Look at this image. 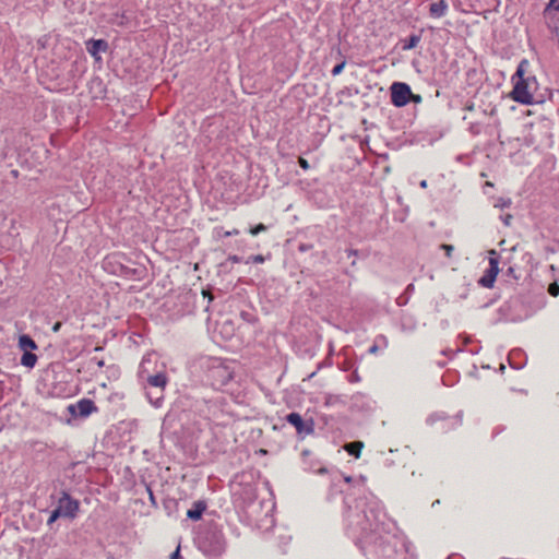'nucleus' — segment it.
Returning <instances> with one entry per match:
<instances>
[{
  "mask_svg": "<svg viewBox=\"0 0 559 559\" xmlns=\"http://www.w3.org/2000/svg\"><path fill=\"white\" fill-rule=\"evenodd\" d=\"M490 254L491 257L489 258V267L486 271L491 275H495L497 278V275L499 274V258L495 250H491Z\"/></svg>",
  "mask_w": 559,
  "mask_h": 559,
  "instance_id": "obj_22",
  "label": "nucleus"
},
{
  "mask_svg": "<svg viewBox=\"0 0 559 559\" xmlns=\"http://www.w3.org/2000/svg\"><path fill=\"white\" fill-rule=\"evenodd\" d=\"M13 176H17V170H12Z\"/></svg>",
  "mask_w": 559,
  "mask_h": 559,
  "instance_id": "obj_59",
  "label": "nucleus"
},
{
  "mask_svg": "<svg viewBox=\"0 0 559 559\" xmlns=\"http://www.w3.org/2000/svg\"><path fill=\"white\" fill-rule=\"evenodd\" d=\"M198 547L207 557L219 558L226 551L227 540L223 528L214 521L206 523L198 535Z\"/></svg>",
  "mask_w": 559,
  "mask_h": 559,
  "instance_id": "obj_5",
  "label": "nucleus"
},
{
  "mask_svg": "<svg viewBox=\"0 0 559 559\" xmlns=\"http://www.w3.org/2000/svg\"><path fill=\"white\" fill-rule=\"evenodd\" d=\"M227 261H230L233 263H240L242 261V258L237 255V254H230L228 258H227Z\"/></svg>",
  "mask_w": 559,
  "mask_h": 559,
  "instance_id": "obj_42",
  "label": "nucleus"
},
{
  "mask_svg": "<svg viewBox=\"0 0 559 559\" xmlns=\"http://www.w3.org/2000/svg\"><path fill=\"white\" fill-rule=\"evenodd\" d=\"M207 508L205 500H197L192 507L187 511V518L191 521H199L202 519L203 513Z\"/></svg>",
  "mask_w": 559,
  "mask_h": 559,
  "instance_id": "obj_16",
  "label": "nucleus"
},
{
  "mask_svg": "<svg viewBox=\"0 0 559 559\" xmlns=\"http://www.w3.org/2000/svg\"><path fill=\"white\" fill-rule=\"evenodd\" d=\"M507 275L508 276H511L512 278H514L515 281H519L520 280V275L516 274V270L514 266H509L508 270H507Z\"/></svg>",
  "mask_w": 559,
  "mask_h": 559,
  "instance_id": "obj_39",
  "label": "nucleus"
},
{
  "mask_svg": "<svg viewBox=\"0 0 559 559\" xmlns=\"http://www.w3.org/2000/svg\"><path fill=\"white\" fill-rule=\"evenodd\" d=\"M298 164L304 170H308L310 168L308 160L305 159L304 157L298 158Z\"/></svg>",
  "mask_w": 559,
  "mask_h": 559,
  "instance_id": "obj_41",
  "label": "nucleus"
},
{
  "mask_svg": "<svg viewBox=\"0 0 559 559\" xmlns=\"http://www.w3.org/2000/svg\"><path fill=\"white\" fill-rule=\"evenodd\" d=\"M367 551L374 552L381 559H415L408 551V543L397 528L383 534L379 544L368 547Z\"/></svg>",
  "mask_w": 559,
  "mask_h": 559,
  "instance_id": "obj_4",
  "label": "nucleus"
},
{
  "mask_svg": "<svg viewBox=\"0 0 559 559\" xmlns=\"http://www.w3.org/2000/svg\"><path fill=\"white\" fill-rule=\"evenodd\" d=\"M421 96L419 94H413L412 93V96L409 97V102L414 103V104H419L421 103Z\"/></svg>",
  "mask_w": 559,
  "mask_h": 559,
  "instance_id": "obj_43",
  "label": "nucleus"
},
{
  "mask_svg": "<svg viewBox=\"0 0 559 559\" xmlns=\"http://www.w3.org/2000/svg\"><path fill=\"white\" fill-rule=\"evenodd\" d=\"M313 248V245L312 243H299L298 245V251L299 252H307L309 250H311Z\"/></svg>",
  "mask_w": 559,
  "mask_h": 559,
  "instance_id": "obj_40",
  "label": "nucleus"
},
{
  "mask_svg": "<svg viewBox=\"0 0 559 559\" xmlns=\"http://www.w3.org/2000/svg\"><path fill=\"white\" fill-rule=\"evenodd\" d=\"M60 516H62V512L57 507L55 510L51 511V513L47 520V525L51 526Z\"/></svg>",
  "mask_w": 559,
  "mask_h": 559,
  "instance_id": "obj_26",
  "label": "nucleus"
},
{
  "mask_svg": "<svg viewBox=\"0 0 559 559\" xmlns=\"http://www.w3.org/2000/svg\"><path fill=\"white\" fill-rule=\"evenodd\" d=\"M215 234L217 237H230V236H237L239 234V230L234 228L233 230L224 231L223 227L215 228Z\"/></svg>",
  "mask_w": 559,
  "mask_h": 559,
  "instance_id": "obj_25",
  "label": "nucleus"
},
{
  "mask_svg": "<svg viewBox=\"0 0 559 559\" xmlns=\"http://www.w3.org/2000/svg\"><path fill=\"white\" fill-rule=\"evenodd\" d=\"M265 230H267V226H266V225H264V224H262V223H260V224H258V225H255V226L251 227V228L249 229V233H250L252 236H257V235H259L260 233L265 231Z\"/></svg>",
  "mask_w": 559,
  "mask_h": 559,
  "instance_id": "obj_29",
  "label": "nucleus"
},
{
  "mask_svg": "<svg viewBox=\"0 0 559 559\" xmlns=\"http://www.w3.org/2000/svg\"><path fill=\"white\" fill-rule=\"evenodd\" d=\"M309 454V450H304L302 451V455H308Z\"/></svg>",
  "mask_w": 559,
  "mask_h": 559,
  "instance_id": "obj_58",
  "label": "nucleus"
},
{
  "mask_svg": "<svg viewBox=\"0 0 559 559\" xmlns=\"http://www.w3.org/2000/svg\"><path fill=\"white\" fill-rule=\"evenodd\" d=\"M345 252H346L347 257H356V255H358V250H356V249H352L350 248V249H347Z\"/></svg>",
  "mask_w": 559,
  "mask_h": 559,
  "instance_id": "obj_48",
  "label": "nucleus"
},
{
  "mask_svg": "<svg viewBox=\"0 0 559 559\" xmlns=\"http://www.w3.org/2000/svg\"><path fill=\"white\" fill-rule=\"evenodd\" d=\"M91 362H94L98 368H103L105 366L104 359H98L96 357L91 358Z\"/></svg>",
  "mask_w": 559,
  "mask_h": 559,
  "instance_id": "obj_44",
  "label": "nucleus"
},
{
  "mask_svg": "<svg viewBox=\"0 0 559 559\" xmlns=\"http://www.w3.org/2000/svg\"><path fill=\"white\" fill-rule=\"evenodd\" d=\"M345 64H346V60L343 59L340 63H337L336 66H334V68L331 70V74L333 76H336L338 74L342 73V71L344 70L345 68Z\"/></svg>",
  "mask_w": 559,
  "mask_h": 559,
  "instance_id": "obj_31",
  "label": "nucleus"
},
{
  "mask_svg": "<svg viewBox=\"0 0 559 559\" xmlns=\"http://www.w3.org/2000/svg\"><path fill=\"white\" fill-rule=\"evenodd\" d=\"M379 342H380V343H382L384 346H386V345H388V340H386V337H385L384 335H379V336L376 338V343L378 344Z\"/></svg>",
  "mask_w": 559,
  "mask_h": 559,
  "instance_id": "obj_47",
  "label": "nucleus"
},
{
  "mask_svg": "<svg viewBox=\"0 0 559 559\" xmlns=\"http://www.w3.org/2000/svg\"><path fill=\"white\" fill-rule=\"evenodd\" d=\"M37 362V356L32 352H24L21 357V365L27 368H34Z\"/></svg>",
  "mask_w": 559,
  "mask_h": 559,
  "instance_id": "obj_23",
  "label": "nucleus"
},
{
  "mask_svg": "<svg viewBox=\"0 0 559 559\" xmlns=\"http://www.w3.org/2000/svg\"><path fill=\"white\" fill-rule=\"evenodd\" d=\"M511 200L510 199H503V198H500L497 203L495 204L496 207H500V209H504V207H509L511 205Z\"/></svg>",
  "mask_w": 559,
  "mask_h": 559,
  "instance_id": "obj_34",
  "label": "nucleus"
},
{
  "mask_svg": "<svg viewBox=\"0 0 559 559\" xmlns=\"http://www.w3.org/2000/svg\"><path fill=\"white\" fill-rule=\"evenodd\" d=\"M548 293L549 295L557 297L559 295V285L558 283L554 282L548 286Z\"/></svg>",
  "mask_w": 559,
  "mask_h": 559,
  "instance_id": "obj_35",
  "label": "nucleus"
},
{
  "mask_svg": "<svg viewBox=\"0 0 559 559\" xmlns=\"http://www.w3.org/2000/svg\"><path fill=\"white\" fill-rule=\"evenodd\" d=\"M19 346L23 352H32L38 348L36 342L27 334L20 336Z\"/></svg>",
  "mask_w": 559,
  "mask_h": 559,
  "instance_id": "obj_19",
  "label": "nucleus"
},
{
  "mask_svg": "<svg viewBox=\"0 0 559 559\" xmlns=\"http://www.w3.org/2000/svg\"><path fill=\"white\" fill-rule=\"evenodd\" d=\"M338 367L342 371L347 372L355 368V362L349 359H344L343 362L338 364Z\"/></svg>",
  "mask_w": 559,
  "mask_h": 559,
  "instance_id": "obj_27",
  "label": "nucleus"
},
{
  "mask_svg": "<svg viewBox=\"0 0 559 559\" xmlns=\"http://www.w3.org/2000/svg\"><path fill=\"white\" fill-rule=\"evenodd\" d=\"M102 349H103V347H102V346H96V347L94 348V350H95V352H98V350H102Z\"/></svg>",
  "mask_w": 559,
  "mask_h": 559,
  "instance_id": "obj_57",
  "label": "nucleus"
},
{
  "mask_svg": "<svg viewBox=\"0 0 559 559\" xmlns=\"http://www.w3.org/2000/svg\"><path fill=\"white\" fill-rule=\"evenodd\" d=\"M503 428H500V427H495L493 431H492V435L496 436L497 433H499L500 431H502Z\"/></svg>",
  "mask_w": 559,
  "mask_h": 559,
  "instance_id": "obj_53",
  "label": "nucleus"
},
{
  "mask_svg": "<svg viewBox=\"0 0 559 559\" xmlns=\"http://www.w3.org/2000/svg\"><path fill=\"white\" fill-rule=\"evenodd\" d=\"M202 298H203V300L207 299V305L205 306L204 310L209 311V305L213 300L214 297H213V295L209 290L203 289L202 290Z\"/></svg>",
  "mask_w": 559,
  "mask_h": 559,
  "instance_id": "obj_37",
  "label": "nucleus"
},
{
  "mask_svg": "<svg viewBox=\"0 0 559 559\" xmlns=\"http://www.w3.org/2000/svg\"><path fill=\"white\" fill-rule=\"evenodd\" d=\"M448 11V2L445 0H439L437 2H432L429 5V14L431 17L440 19L447 14Z\"/></svg>",
  "mask_w": 559,
  "mask_h": 559,
  "instance_id": "obj_17",
  "label": "nucleus"
},
{
  "mask_svg": "<svg viewBox=\"0 0 559 559\" xmlns=\"http://www.w3.org/2000/svg\"><path fill=\"white\" fill-rule=\"evenodd\" d=\"M326 472H328V471H326V468H325V467H321V468H319V469H318V473H320V474H324V473H326Z\"/></svg>",
  "mask_w": 559,
  "mask_h": 559,
  "instance_id": "obj_55",
  "label": "nucleus"
},
{
  "mask_svg": "<svg viewBox=\"0 0 559 559\" xmlns=\"http://www.w3.org/2000/svg\"><path fill=\"white\" fill-rule=\"evenodd\" d=\"M103 269L112 274L129 280H143L146 274V267L143 264L132 261L122 252H112L107 254L102 263Z\"/></svg>",
  "mask_w": 559,
  "mask_h": 559,
  "instance_id": "obj_3",
  "label": "nucleus"
},
{
  "mask_svg": "<svg viewBox=\"0 0 559 559\" xmlns=\"http://www.w3.org/2000/svg\"><path fill=\"white\" fill-rule=\"evenodd\" d=\"M146 491L148 493V499H150L151 504L156 508L157 501H156V498L154 496V492H153L151 486L146 485Z\"/></svg>",
  "mask_w": 559,
  "mask_h": 559,
  "instance_id": "obj_38",
  "label": "nucleus"
},
{
  "mask_svg": "<svg viewBox=\"0 0 559 559\" xmlns=\"http://www.w3.org/2000/svg\"><path fill=\"white\" fill-rule=\"evenodd\" d=\"M528 66V60L522 59L518 64L515 73L512 75L514 86L510 96L514 102L522 105H533L534 103H537L532 93V88L537 85L535 76L524 78Z\"/></svg>",
  "mask_w": 559,
  "mask_h": 559,
  "instance_id": "obj_6",
  "label": "nucleus"
},
{
  "mask_svg": "<svg viewBox=\"0 0 559 559\" xmlns=\"http://www.w3.org/2000/svg\"><path fill=\"white\" fill-rule=\"evenodd\" d=\"M379 350V345L377 343H374L369 349L368 352L370 354H376L377 352Z\"/></svg>",
  "mask_w": 559,
  "mask_h": 559,
  "instance_id": "obj_49",
  "label": "nucleus"
},
{
  "mask_svg": "<svg viewBox=\"0 0 559 559\" xmlns=\"http://www.w3.org/2000/svg\"><path fill=\"white\" fill-rule=\"evenodd\" d=\"M226 400L222 396L199 399L194 403L195 411L205 419L216 421L222 417Z\"/></svg>",
  "mask_w": 559,
  "mask_h": 559,
  "instance_id": "obj_8",
  "label": "nucleus"
},
{
  "mask_svg": "<svg viewBox=\"0 0 559 559\" xmlns=\"http://www.w3.org/2000/svg\"><path fill=\"white\" fill-rule=\"evenodd\" d=\"M205 381L215 390H222L234 378V371L221 358H209L204 372Z\"/></svg>",
  "mask_w": 559,
  "mask_h": 559,
  "instance_id": "obj_7",
  "label": "nucleus"
},
{
  "mask_svg": "<svg viewBox=\"0 0 559 559\" xmlns=\"http://www.w3.org/2000/svg\"><path fill=\"white\" fill-rule=\"evenodd\" d=\"M428 425L440 423V430L447 432L449 430L460 427L463 423V412L460 411L454 416H449L444 412H436L428 416Z\"/></svg>",
  "mask_w": 559,
  "mask_h": 559,
  "instance_id": "obj_9",
  "label": "nucleus"
},
{
  "mask_svg": "<svg viewBox=\"0 0 559 559\" xmlns=\"http://www.w3.org/2000/svg\"><path fill=\"white\" fill-rule=\"evenodd\" d=\"M364 448L362 441H353L345 443L344 450L354 457L358 459L360 456L361 450Z\"/></svg>",
  "mask_w": 559,
  "mask_h": 559,
  "instance_id": "obj_20",
  "label": "nucleus"
},
{
  "mask_svg": "<svg viewBox=\"0 0 559 559\" xmlns=\"http://www.w3.org/2000/svg\"><path fill=\"white\" fill-rule=\"evenodd\" d=\"M448 559H462L459 555H452Z\"/></svg>",
  "mask_w": 559,
  "mask_h": 559,
  "instance_id": "obj_56",
  "label": "nucleus"
},
{
  "mask_svg": "<svg viewBox=\"0 0 559 559\" xmlns=\"http://www.w3.org/2000/svg\"><path fill=\"white\" fill-rule=\"evenodd\" d=\"M350 371H352V373H350L349 376H347V381H348L349 383H358V382H360V381H361V378H360V376H359V373H358L357 368L355 367V368H354V369H352Z\"/></svg>",
  "mask_w": 559,
  "mask_h": 559,
  "instance_id": "obj_28",
  "label": "nucleus"
},
{
  "mask_svg": "<svg viewBox=\"0 0 559 559\" xmlns=\"http://www.w3.org/2000/svg\"><path fill=\"white\" fill-rule=\"evenodd\" d=\"M440 249L444 251V253L448 258H451L454 247L452 245L442 243V245H440Z\"/></svg>",
  "mask_w": 559,
  "mask_h": 559,
  "instance_id": "obj_36",
  "label": "nucleus"
},
{
  "mask_svg": "<svg viewBox=\"0 0 559 559\" xmlns=\"http://www.w3.org/2000/svg\"><path fill=\"white\" fill-rule=\"evenodd\" d=\"M512 218L513 216L511 214H507L502 217V222L506 226H510Z\"/></svg>",
  "mask_w": 559,
  "mask_h": 559,
  "instance_id": "obj_46",
  "label": "nucleus"
},
{
  "mask_svg": "<svg viewBox=\"0 0 559 559\" xmlns=\"http://www.w3.org/2000/svg\"><path fill=\"white\" fill-rule=\"evenodd\" d=\"M148 364H151V359L144 357L140 364L138 377L141 380L148 403L155 408H159L164 404L169 377L164 369L155 372L151 371L147 367Z\"/></svg>",
  "mask_w": 559,
  "mask_h": 559,
  "instance_id": "obj_2",
  "label": "nucleus"
},
{
  "mask_svg": "<svg viewBox=\"0 0 559 559\" xmlns=\"http://www.w3.org/2000/svg\"><path fill=\"white\" fill-rule=\"evenodd\" d=\"M58 508L62 512V516L74 519L79 512L80 502L73 499L68 491L62 490L58 500Z\"/></svg>",
  "mask_w": 559,
  "mask_h": 559,
  "instance_id": "obj_12",
  "label": "nucleus"
},
{
  "mask_svg": "<svg viewBox=\"0 0 559 559\" xmlns=\"http://www.w3.org/2000/svg\"><path fill=\"white\" fill-rule=\"evenodd\" d=\"M420 188H427V181L426 180H421L420 183H419Z\"/></svg>",
  "mask_w": 559,
  "mask_h": 559,
  "instance_id": "obj_54",
  "label": "nucleus"
},
{
  "mask_svg": "<svg viewBox=\"0 0 559 559\" xmlns=\"http://www.w3.org/2000/svg\"><path fill=\"white\" fill-rule=\"evenodd\" d=\"M169 559H182L180 555V546L170 555Z\"/></svg>",
  "mask_w": 559,
  "mask_h": 559,
  "instance_id": "obj_45",
  "label": "nucleus"
},
{
  "mask_svg": "<svg viewBox=\"0 0 559 559\" xmlns=\"http://www.w3.org/2000/svg\"><path fill=\"white\" fill-rule=\"evenodd\" d=\"M175 504H176L175 500H167L164 502V506L166 509H171V506H175Z\"/></svg>",
  "mask_w": 559,
  "mask_h": 559,
  "instance_id": "obj_50",
  "label": "nucleus"
},
{
  "mask_svg": "<svg viewBox=\"0 0 559 559\" xmlns=\"http://www.w3.org/2000/svg\"><path fill=\"white\" fill-rule=\"evenodd\" d=\"M68 411L74 417L86 418L93 413L98 412V407L95 405L94 401L90 399H82L75 404H70L68 406Z\"/></svg>",
  "mask_w": 559,
  "mask_h": 559,
  "instance_id": "obj_13",
  "label": "nucleus"
},
{
  "mask_svg": "<svg viewBox=\"0 0 559 559\" xmlns=\"http://www.w3.org/2000/svg\"><path fill=\"white\" fill-rule=\"evenodd\" d=\"M285 420L292 425L300 439L314 433V420L304 419L299 413L292 412L286 415Z\"/></svg>",
  "mask_w": 559,
  "mask_h": 559,
  "instance_id": "obj_10",
  "label": "nucleus"
},
{
  "mask_svg": "<svg viewBox=\"0 0 559 559\" xmlns=\"http://www.w3.org/2000/svg\"><path fill=\"white\" fill-rule=\"evenodd\" d=\"M240 317L243 321L248 322V323H255L257 322V318L254 314H252L251 312L249 311H241L240 312Z\"/></svg>",
  "mask_w": 559,
  "mask_h": 559,
  "instance_id": "obj_30",
  "label": "nucleus"
},
{
  "mask_svg": "<svg viewBox=\"0 0 559 559\" xmlns=\"http://www.w3.org/2000/svg\"><path fill=\"white\" fill-rule=\"evenodd\" d=\"M345 532L364 552L376 547L385 533L396 531L395 522L385 512L383 503L372 493L344 498Z\"/></svg>",
  "mask_w": 559,
  "mask_h": 559,
  "instance_id": "obj_1",
  "label": "nucleus"
},
{
  "mask_svg": "<svg viewBox=\"0 0 559 559\" xmlns=\"http://www.w3.org/2000/svg\"><path fill=\"white\" fill-rule=\"evenodd\" d=\"M183 298H185L187 301L194 300V299H195V295H194V294H186V295L183 296Z\"/></svg>",
  "mask_w": 559,
  "mask_h": 559,
  "instance_id": "obj_51",
  "label": "nucleus"
},
{
  "mask_svg": "<svg viewBox=\"0 0 559 559\" xmlns=\"http://www.w3.org/2000/svg\"><path fill=\"white\" fill-rule=\"evenodd\" d=\"M496 282L495 275H491L487 271H485L484 275L478 280V284L486 288H492Z\"/></svg>",
  "mask_w": 559,
  "mask_h": 559,
  "instance_id": "obj_24",
  "label": "nucleus"
},
{
  "mask_svg": "<svg viewBox=\"0 0 559 559\" xmlns=\"http://www.w3.org/2000/svg\"><path fill=\"white\" fill-rule=\"evenodd\" d=\"M421 36L419 34H412L407 38L402 40V49L403 50H411L415 48L418 43L420 41Z\"/></svg>",
  "mask_w": 559,
  "mask_h": 559,
  "instance_id": "obj_21",
  "label": "nucleus"
},
{
  "mask_svg": "<svg viewBox=\"0 0 559 559\" xmlns=\"http://www.w3.org/2000/svg\"><path fill=\"white\" fill-rule=\"evenodd\" d=\"M86 50L96 60H99V52H106L108 50V43L105 39H90L86 41Z\"/></svg>",
  "mask_w": 559,
  "mask_h": 559,
  "instance_id": "obj_14",
  "label": "nucleus"
},
{
  "mask_svg": "<svg viewBox=\"0 0 559 559\" xmlns=\"http://www.w3.org/2000/svg\"><path fill=\"white\" fill-rule=\"evenodd\" d=\"M265 261V257L262 255V254H253V255H250L247 260H246V263L249 264V263H263Z\"/></svg>",
  "mask_w": 559,
  "mask_h": 559,
  "instance_id": "obj_32",
  "label": "nucleus"
},
{
  "mask_svg": "<svg viewBox=\"0 0 559 559\" xmlns=\"http://www.w3.org/2000/svg\"><path fill=\"white\" fill-rule=\"evenodd\" d=\"M61 328V322H56L52 326V331L53 332H58Z\"/></svg>",
  "mask_w": 559,
  "mask_h": 559,
  "instance_id": "obj_52",
  "label": "nucleus"
},
{
  "mask_svg": "<svg viewBox=\"0 0 559 559\" xmlns=\"http://www.w3.org/2000/svg\"><path fill=\"white\" fill-rule=\"evenodd\" d=\"M344 480L347 484L354 483V487H353L354 491L350 492L353 495V497H358L360 495L367 493L365 490L366 478L364 476H360L359 479H354L350 476H346V477H344Z\"/></svg>",
  "mask_w": 559,
  "mask_h": 559,
  "instance_id": "obj_18",
  "label": "nucleus"
},
{
  "mask_svg": "<svg viewBox=\"0 0 559 559\" xmlns=\"http://www.w3.org/2000/svg\"><path fill=\"white\" fill-rule=\"evenodd\" d=\"M545 9H548L549 12L552 11L559 13V0H549Z\"/></svg>",
  "mask_w": 559,
  "mask_h": 559,
  "instance_id": "obj_33",
  "label": "nucleus"
},
{
  "mask_svg": "<svg viewBox=\"0 0 559 559\" xmlns=\"http://www.w3.org/2000/svg\"><path fill=\"white\" fill-rule=\"evenodd\" d=\"M543 16L548 29L554 36H559V13L552 12L544 8Z\"/></svg>",
  "mask_w": 559,
  "mask_h": 559,
  "instance_id": "obj_15",
  "label": "nucleus"
},
{
  "mask_svg": "<svg viewBox=\"0 0 559 559\" xmlns=\"http://www.w3.org/2000/svg\"><path fill=\"white\" fill-rule=\"evenodd\" d=\"M391 103L397 107H404L409 103L412 96L411 86L404 82H394L390 86Z\"/></svg>",
  "mask_w": 559,
  "mask_h": 559,
  "instance_id": "obj_11",
  "label": "nucleus"
}]
</instances>
